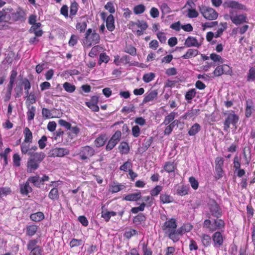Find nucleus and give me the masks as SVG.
I'll return each instance as SVG.
<instances>
[{
    "instance_id": "052dcab7",
    "label": "nucleus",
    "mask_w": 255,
    "mask_h": 255,
    "mask_svg": "<svg viewBox=\"0 0 255 255\" xmlns=\"http://www.w3.org/2000/svg\"><path fill=\"white\" fill-rule=\"evenodd\" d=\"M137 234V232L135 230L130 229L126 231L124 234V237L126 238L129 239Z\"/></svg>"
},
{
    "instance_id": "ddd939ff",
    "label": "nucleus",
    "mask_w": 255,
    "mask_h": 255,
    "mask_svg": "<svg viewBox=\"0 0 255 255\" xmlns=\"http://www.w3.org/2000/svg\"><path fill=\"white\" fill-rule=\"evenodd\" d=\"M157 95L158 92L156 90L149 91L144 95V98L141 104L143 105L144 104L153 101L157 99Z\"/></svg>"
},
{
    "instance_id": "1a4fd4ad",
    "label": "nucleus",
    "mask_w": 255,
    "mask_h": 255,
    "mask_svg": "<svg viewBox=\"0 0 255 255\" xmlns=\"http://www.w3.org/2000/svg\"><path fill=\"white\" fill-rule=\"evenodd\" d=\"M230 13L232 14V15L230 16V18L236 25H238L244 22H247V17L245 14L234 15L233 10H231L230 11Z\"/></svg>"
},
{
    "instance_id": "de8ad7c7",
    "label": "nucleus",
    "mask_w": 255,
    "mask_h": 255,
    "mask_svg": "<svg viewBox=\"0 0 255 255\" xmlns=\"http://www.w3.org/2000/svg\"><path fill=\"white\" fill-rule=\"evenodd\" d=\"M105 142V138L104 136H100L95 140V145L97 147H101L104 145Z\"/></svg>"
},
{
    "instance_id": "c756f323",
    "label": "nucleus",
    "mask_w": 255,
    "mask_h": 255,
    "mask_svg": "<svg viewBox=\"0 0 255 255\" xmlns=\"http://www.w3.org/2000/svg\"><path fill=\"white\" fill-rule=\"evenodd\" d=\"M88 21L87 20L83 21L81 22H77L76 25V29L79 30L80 33H83L85 31V29L87 26V23Z\"/></svg>"
},
{
    "instance_id": "2f4dec72",
    "label": "nucleus",
    "mask_w": 255,
    "mask_h": 255,
    "mask_svg": "<svg viewBox=\"0 0 255 255\" xmlns=\"http://www.w3.org/2000/svg\"><path fill=\"white\" fill-rule=\"evenodd\" d=\"M48 197L53 201L58 200L59 198V193L57 188H52L49 193Z\"/></svg>"
},
{
    "instance_id": "4be33fe9",
    "label": "nucleus",
    "mask_w": 255,
    "mask_h": 255,
    "mask_svg": "<svg viewBox=\"0 0 255 255\" xmlns=\"http://www.w3.org/2000/svg\"><path fill=\"white\" fill-rule=\"evenodd\" d=\"M86 40L90 42V43L89 44V46H91L92 44H96L99 43L100 40V37L99 34L96 33L95 30H94L91 35L89 36V39Z\"/></svg>"
},
{
    "instance_id": "9b49d317",
    "label": "nucleus",
    "mask_w": 255,
    "mask_h": 255,
    "mask_svg": "<svg viewBox=\"0 0 255 255\" xmlns=\"http://www.w3.org/2000/svg\"><path fill=\"white\" fill-rule=\"evenodd\" d=\"M49 156L51 157H63L69 154V150L65 148H55L50 150Z\"/></svg>"
},
{
    "instance_id": "bf43d9fd",
    "label": "nucleus",
    "mask_w": 255,
    "mask_h": 255,
    "mask_svg": "<svg viewBox=\"0 0 255 255\" xmlns=\"http://www.w3.org/2000/svg\"><path fill=\"white\" fill-rule=\"evenodd\" d=\"M145 204L143 202L139 207H133L131 209V212L133 214H136L139 211H143L144 209Z\"/></svg>"
},
{
    "instance_id": "6e6552de",
    "label": "nucleus",
    "mask_w": 255,
    "mask_h": 255,
    "mask_svg": "<svg viewBox=\"0 0 255 255\" xmlns=\"http://www.w3.org/2000/svg\"><path fill=\"white\" fill-rule=\"evenodd\" d=\"M193 228V226L189 223L183 224L178 229H176L174 232L172 239L180 238L187 232H190Z\"/></svg>"
},
{
    "instance_id": "f257e3e1",
    "label": "nucleus",
    "mask_w": 255,
    "mask_h": 255,
    "mask_svg": "<svg viewBox=\"0 0 255 255\" xmlns=\"http://www.w3.org/2000/svg\"><path fill=\"white\" fill-rule=\"evenodd\" d=\"M45 157V154L42 152H35L32 157H29L27 162V172L32 173L36 170Z\"/></svg>"
},
{
    "instance_id": "3c124183",
    "label": "nucleus",
    "mask_w": 255,
    "mask_h": 255,
    "mask_svg": "<svg viewBox=\"0 0 255 255\" xmlns=\"http://www.w3.org/2000/svg\"><path fill=\"white\" fill-rule=\"evenodd\" d=\"M22 86V83L21 84H17L14 88V91L15 92V98H19L21 96L23 91Z\"/></svg>"
},
{
    "instance_id": "cd10ccee",
    "label": "nucleus",
    "mask_w": 255,
    "mask_h": 255,
    "mask_svg": "<svg viewBox=\"0 0 255 255\" xmlns=\"http://www.w3.org/2000/svg\"><path fill=\"white\" fill-rule=\"evenodd\" d=\"M44 218V215L41 212H38L37 213L32 214L30 216L31 220L34 222H39L42 220Z\"/></svg>"
},
{
    "instance_id": "4468645a",
    "label": "nucleus",
    "mask_w": 255,
    "mask_h": 255,
    "mask_svg": "<svg viewBox=\"0 0 255 255\" xmlns=\"http://www.w3.org/2000/svg\"><path fill=\"white\" fill-rule=\"evenodd\" d=\"M224 6L225 7L235 8L238 9H245V5L240 3L238 1L230 0L226 1L224 3Z\"/></svg>"
},
{
    "instance_id": "a19ab883",
    "label": "nucleus",
    "mask_w": 255,
    "mask_h": 255,
    "mask_svg": "<svg viewBox=\"0 0 255 255\" xmlns=\"http://www.w3.org/2000/svg\"><path fill=\"white\" fill-rule=\"evenodd\" d=\"M35 111L36 109L35 107L31 106V108H29L28 111L27 113V119L28 121H31L34 119Z\"/></svg>"
},
{
    "instance_id": "72a5a7b5",
    "label": "nucleus",
    "mask_w": 255,
    "mask_h": 255,
    "mask_svg": "<svg viewBox=\"0 0 255 255\" xmlns=\"http://www.w3.org/2000/svg\"><path fill=\"white\" fill-rule=\"evenodd\" d=\"M120 152L123 154H127L129 150V146L127 142H122L119 146Z\"/></svg>"
},
{
    "instance_id": "c03bdc74",
    "label": "nucleus",
    "mask_w": 255,
    "mask_h": 255,
    "mask_svg": "<svg viewBox=\"0 0 255 255\" xmlns=\"http://www.w3.org/2000/svg\"><path fill=\"white\" fill-rule=\"evenodd\" d=\"M37 230V227L36 225H30L27 227V234L29 236H32L36 233Z\"/></svg>"
},
{
    "instance_id": "b1692460",
    "label": "nucleus",
    "mask_w": 255,
    "mask_h": 255,
    "mask_svg": "<svg viewBox=\"0 0 255 255\" xmlns=\"http://www.w3.org/2000/svg\"><path fill=\"white\" fill-rule=\"evenodd\" d=\"M28 181L33 183L34 186L38 188L41 187V185H43V183L41 182L40 177L38 175L29 177Z\"/></svg>"
},
{
    "instance_id": "09e8293b",
    "label": "nucleus",
    "mask_w": 255,
    "mask_h": 255,
    "mask_svg": "<svg viewBox=\"0 0 255 255\" xmlns=\"http://www.w3.org/2000/svg\"><path fill=\"white\" fill-rule=\"evenodd\" d=\"M42 115L43 117L45 119L53 118L54 117L52 116L51 111L47 108H43L42 109Z\"/></svg>"
},
{
    "instance_id": "69168bd1",
    "label": "nucleus",
    "mask_w": 255,
    "mask_h": 255,
    "mask_svg": "<svg viewBox=\"0 0 255 255\" xmlns=\"http://www.w3.org/2000/svg\"><path fill=\"white\" fill-rule=\"evenodd\" d=\"M187 16L189 18H195L198 16V13L194 8L188 9Z\"/></svg>"
},
{
    "instance_id": "79ce46f5",
    "label": "nucleus",
    "mask_w": 255,
    "mask_h": 255,
    "mask_svg": "<svg viewBox=\"0 0 255 255\" xmlns=\"http://www.w3.org/2000/svg\"><path fill=\"white\" fill-rule=\"evenodd\" d=\"M255 79V66L253 67L249 70L248 74L247 81H253Z\"/></svg>"
},
{
    "instance_id": "37998d69",
    "label": "nucleus",
    "mask_w": 255,
    "mask_h": 255,
    "mask_svg": "<svg viewBox=\"0 0 255 255\" xmlns=\"http://www.w3.org/2000/svg\"><path fill=\"white\" fill-rule=\"evenodd\" d=\"M160 199L161 202H162L163 204L169 203L173 200V199L171 196L165 194H161L160 196Z\"/></svg>"
},
{
    "instance_id": "5701e85b",
    "label": "nucleus",
    "mask_w": 255,
    "mask_h": 255,
    "mask_svg": "<svg viewBox=\"0 0 255 255\" xmlns=\"http://www.w3.org/2000/svg\"><path fill=\"white\" fill-rule=\"evenodd\" d=\"M141 198V193L140 192L129 194L126 195L124 200L129 201H136Z\"/></svg>"
},
{
    "instance_id": "5fc2aeb1",
    "label": "nucleus",
    "mask_w": 255,
    "mask_h": 255,
    "mask_svg": "<svg viewBox=\"0 0 255 255\" xmlns=\"http://www.w3.org/2000/svg\"><path fill=\"white\" fill-rule=\"evenodd\" d=\"M210 58L214 62H219L220 63L222 64L224 62L223 59L219 55L215 53H212L210 55Z\"/></svg>"
},
{
    "instance_id": "864d4df0",
    "label": "nucleus",
    "mask_w": 255,
    "mask_h": 255,
    "mask_svg": "<svg viewBox=\"0 0 255 255\" xmlns=\"http://www.w3.org/2000/svg\"><path fill=\"white\" fill-rule=\"evenodd\" d=\"M195 90L194 89L189 90L185 95V99L187 100H192L196 95Z\"/></svg>"
},
{
    "instance_id": "0e129e2a",
    "label": "nucleus",
    "mask_w": 255,
    "mask_h": 255,
    "mask_svg": "<svg viewBox=\"0 0 255 255\" xmlns=\"http://www.w3.org/2000/svg\"><path fill=\"white\" fill-rule=\"evenodd\" d=\"M160 8L163 14L169 13L171 11L170 8L165 3H163L161 5Z\"/></svg>"
},
{
    "instance_id": "774afa93",
    "label": "nucleus",
    "mask_w": 255,
    "mask_h": 255,
    "mask_svg": "<svg viewBox=\"0 0 255 255\" xmlns=\"http://www.w3.org/2000/svg\"><path fill=\"white\" fill-rule=\"evenodd\" d=\"M147 244H143L142 251L143 255H152V252L149 248L147 247Z\"/></svg>"
},
{
    "instance_id": "e2e57ef3",
    "label": "nucleus",
    "mask_w": 255,
    "mask_h": 255,
    "mask_svg": "<svg viewBox=\"0 0 255 255\" xmlns=\"http://www.w3.org/2000/svg\"><path fill=\"white\" fill-rule=\"evenodd\" d=\"M145 217L142 213L138 214L133 219V222L135 223H139L145 221Z\"/></svg>"
},
{
    "instance_id": "f8f14e48",
    "label": "nucleus",
    "mask_w": 255,
    "mask_h": 255,
    "mask_svg": "<svg viewBox=\"0 0 255 255\" xmlns=\"http://www.w3.org/2000/svg\"><path fill=\"white\" fill-rule=\"evenodd\" d=\"M232 73L229 66L227 65L217 66L214 71L213 74L216 77L221 76L223 74H230Z\"/></svg>"
},
{
    "instance_id": "9d476101",
    "label": "nucleus",
    "mask_w": 255,
    "mask_h": 255,
    "mask_svg": "<svg viewBox=\"0 0 255 255\" xmlns=\"http://www.w3.org/2000/svg\"><path fill=\"white\" fill-rule=\"evenodd\" d=\"M224 160L222 157H218L215 160V170L216 172V178L219 179L223 176V166Z\"/></svg>"
},
{
    "instance_id": "f03ea898",
    "label": "nucleus",
    "mask_w": 255,
    "mask_h": 255,
    "mask_svg": "<svg viewBox=\"0 0 255 255\" xmlns=\"http://www.w3.org/2000/svg\"><path fill=\"white\" fill-rule=\"evenodd\" d=\"M208 208L209 213L207 217L211 218V216L220 218L222 215V210L219 204L214 199H210L208 202Z\"/></svg>"
},
{
    "instance_id": "8fccbe9b",
    "label": "nucleus",
    "mask_w": 255,
    "mask_h": 255,
    "mask_svg": "<svg viewBox=\"0 0 255 255\" xmlns=\"http://www.w3.org/2000/svg\"><path fill=\"white\" fill-rule=\"evenodd\" d=\"M145 6L143 4H139L134 6L133 11L135 14H139L142 13L145 10Z\"/></svg>"
},
{
    "instance_id": "338daca9",
    "label": "nucleus",
    "mask_w": 255,
    "mask_h": 255,
    "mask_svg": "<svg viewBox=\"0 0 255 255\" xmlns=\"http://www.w3.org/2000/svg\"><path fill=\"white\" fill-rule=\"evenodd\" d=\"M47 137L45 135H43L41 138L38 140V143L39 147L40 149H43L45 146V142L47 141Z\"/></svg>"
},
{
    "instance_id": "e433bc0d",
    "label": "nucleus",
    "mask_w": 255,
    "mask_h": 255,
    "mask_svg": "<svg viewBox=\"0 0 255 255\" xmlns=\"http://www.w3.org/2000/svg\"><path fill=\"white\" fill-rule=\"evenodd\" d=\"M63 87L64 90L69 93H73L76 89V87L74 85L68 82L64 83L63 85Z\"/></svg>"
},
{
    "instance_id": "aec40b11",
    "label": "nucleus",
    "mask_w": 255,
    "mask_h": 255,
    "mask_svg": "<svg viewBox=\"0 0 255 255\" xmlns=\"http://www.w3.org/2000/svg\"><path fill=\"white\" fill-rule=\"evenodd\" d=\"M29 181L28 180L24 184L20 185V191L21 194L27 195L32 192V188L29 185Z\"/></svg>"
},
{
    "instance_id": "39448f33",
    "label": "nucleus",
    "mask_w": 255,
    "mask_h": 255,
    "mask_svg": "<svg viewBox=\"0 0 255 255\" xmlns=\"http://www.w3.org/2000/svg\"><path fill=\"white\" fill-rule=\"evenodd\" d=\"M199 11L204 18L208 20L216 19L218 17V13L213 8L204 5L199 6Z\"/></svg>"
},
{
    "instance_id": "680f3d73",
    "label": "nucleus",
    "mask_w": 255,
    "mask_h": 255,
    "mask_svg": "<svg viewBox=\"0 0 255 255\" xmlns=\"http://www.w3.org/2000/svg\"><path fill=\"white\" fill-rule=\"evenodd\" d=\"M105 8L108 10L111 13H114L115 12V9L113 2L109 1L105 5Z\"/></svg>"
},
{
    "instance_id": "6ab92c4d",
    "label": "nucleus",
    "mask_w": 255,
    "mask_h": 255,
    "mask_svg": "<svg viewBox=\"0 0 255 255\" xmlns=\"http://www.w3.org/2000/svg\"><path fill=\"white\" fill-rule=\"evenodd\" d=\"M106 27L108 30L110 31H113L115 28V19L112 14H110L107 16L106 20Z\"/></svg>"
},
{
    "instance_id": "0eeeda50",
    "label": "nucleus",
    "mask_w": 255,
    "mask_h": 255,
    "mask_svg": "<svg viewBox=\"0 0 255 255\" xmlns=\"http://www.w3.org/2000/svg\"><path fill=\"white\" fill-rule=\"evenodd\" d=\"M239 117L234 112H232L228 114L227 118L224 123V130L228 131L230 128V125L232 124L234 126H236L238 122Z\"/></svg>"
},
{
    "instance_id": "6e6d98bb",
    "label": "nucleus",
    "mask_w": 255,
    "mask_h": 255,
    "mask_svg": "<svg viewBox=\"0 0 255 255\" xmlns=\"http://www.w3.org/2000/svg\"><path fill=\"white\" fill-rule=\"evenodd\" d=\"M132 167V163L129 160H128L125 163H124L122 166H121L120 169L121 170L127 172L128 169Z\"/></svg>"
},
{
    "instance_id": "20e7f679",
    "label": "nucleus",
    "mask_w": 255,
    "mask_h": 255,
    "mask_svg": "<svg viewBox=\"0 0 255 255\" xmlns=\"http://www.w3.org/2000/svg\"><path fill=\"white\" fill-rule=\"evenodd\" d=\"M95 154V149L92 147L86 145L80 148V151L78 153V155L79 156V159L80 160L87 161V160Z\"/></svg>"
},
{
    "instance_id": "a18cd8bd",
    "label": "nucleus",
    "mask_w": 255,
    "mask_h": 255,
    "mask_svg": "<svg viewBox=\"0 0 255 255\" xmlns=\"http://www.w3.org/2000/svg\"><path fill=\"white\" fill-rule=\"evenodd\" d=\"M155 77V74L153 73H149L144 74L143 76L142 79L145 83H149L151 82Z\"/></svg>"
},
{
    "instance_id": "ea45409f",
    "label": "nucleus",
    "mask_w": 255,
    "mask_h": 255,
    "mask_svg": "<svg viewBox=\"0 0 255 255\" xmlns=\"http://www.w3.org/2000/svg\"><path fill=\"white\" fill-rule=\"evenodd\" d=\"M153 141V137H150L148 139L144 140V142L142 144L141 148L143 149V151H146L151 145Z\"/></svg>"
},
{
    "instance_id": "423d86ee",
    "label": "nucleus",
    "mask_w": 255,
    "mask_h": 255,
    "mask_svg": "<svg viewBox=\"0 0 255 255\" xmlns=\"http://www.w3.org/2000/svg\"><path fill=\"white\" fill-rule=\"evenodd\" d=\"M27 249L29 252L28 255H42L43 250L38 245L37 240H29L27 244Z\"/></svg>"
},
{
    "instance_id": "473e14b6",
    "label": "nucleus",
    "mask_w": 255,
    "mask_h": 255,
    "mask_svg": "<svg viewBox=\"0 0 255 255\" xmlns=\"http://www.w3.org/2000/svg\"><path fill=\"white\" fill-rule=\"evenodd\" d=\"M136 25L138 27L140 28L141 30H145L148 27L147 23L143 20H137L136 22H131V25Z\"/></svg>"
},
{
    "instance_id": "58836bf2",
    "label": "nucleus",
    "mask_w": 255,
    "mask_h": 255,
    "mask_svg": "<svg viewBox=\"0 0 255 255\" xmlns=\"http://www.w3.org/2000/svg\"><path fill=\"white\" fill-rule=\"evenodd\" d=\"M164 170L168 172H172L174 171L175 166L173 162H166L164 166Z\"/></svg>"
},
{
    "instance_id": "7c9ffc66",
    "label": "nucleus",
    "mask_w": 255,
    "mask_h": 255,
    "mask_svg": "<svg viewBox=\"0 0 255 255\" xmlns=\"http://www.w3.org/2000/svg\"><path fill=\"white\" fill-rule=\"evenodd\" d=\"M22 85L24 86L25 94L26 96L28 97L29 94V90L31 88V84L29 80L27 78L22 79Z\"/></svg>"
},
{
    "instance_id": "49530a36",
    "label": "nucleus",
    "mask_w": 255,
    "mask_h": 255,
    "mask_svg": "<svg viewBox=\"0 0 255 255\" xmlns=\"http://www.w3.org/2000/svg\"><path fill=\"white\" fill-rule=\"evenodd\" d=\"M78 10V4L76 2H72L70 6V14L71 16L75 15Z\"/></svg>"
},
{
    "instance_id": "412c9836",
    "label": "nucleus",
    "mask_w": 255,
    "mask_h": 255,
    "mask_svg": "<svg viewBox=\"0 0 255 255\" xmlns=\"http://www.w3.org/2000/svg\"><path fill=\"white\" fill-rule=\"evenodd\" d=\"M11 9H7V11L3 10L0 11V22H7L10 19Z\"/></svg>"
},
{
    "instance_id": "2eb2a0df",
    "label": "nucleus",
    "mask_w": 255,
    "mask_h": 255,
    "mask_svg": "<svg viewBox=\"0 0 255 255\" xmlns=\"http://www.w3.org/2000/svg\"><path fill=\"white\" fill-rule=\"evenodd\" d=\"M184 45L187 47H196L198 48L201 45V44L198 42L197 39L192 36L188 37L184 42Z\"/></svg>"
},
{
    "instance_id": "bb28decb",
    "label": "nucleus",
    "mask_w": 255,
    "mask_h": 255,
    "mask_svg": "<svg viewBox=\"0 0 255 255\" xmlns=\"http://www.w3.org/2000/svg\"><path fill=\"white\" fill-rule=\"evenodd\" d=\"M201 130V126L198 123L194 124L189 129L188 134L190 136L196 134Z\"/></svg>"
},
{
    "instance_id": "393cba45",
    "label": "nucleus",
    "mask_w": 255,
    "mask_h": 255,
    "mask_svg": "<svg viewBox=\"0 0 255 255\" xmlns=\"http://www.w3.org/2000/svg\"><path fill=\"white\" fill-rule=\"evenodd\" d=\"M212 226L214 227L215 230L217 229H221L224 227L225 222L223 220L217 218L212 222Z\"/></svg>"
},
{
    "instance_id": "4d7b16f0",
    "label": "nucleus",
    "mask_w": 255,
    "mask_h": 255,
    "mask_svg": "<svg viewBox=\"0 0 255 255\" xmlns=\"http://www.w3.org/2000/svg\"><path fill=\"white\" fill-rule=\"evenodd\" d=\"M162 187L160 185L156 186L150 192L152 196H156L159 194L162 190Z\"/></svg>"
},
{
    "instance_id": "13d9d810",
    "label": "nucleus",
    "mask_w": 255,
    "mask_h": 255,
    "mask_svg": "<svg viewBox=\"0 0 255 255\" xmlns=\"http://www.w3.org/2000/svg\"><path fill=\"white\" fill-rule=\"evenodd\" d=\"M21 158L17 153H15L13 156V162L15 166L19 167L20 165Z\"/></svg>"
},
{
    "instance_id": "dca6fc26",
    "label": "nucleus",
    "mask_w": 255,
    "mask_h": 255,
    "mask_svg": "<svg viewBox=\"0 0 255 255\" xmlns=\"http://www.w3.org/2000/svg\"><path fill=\"white\" fill-rule=\"evenodd\" d=\"M200 114V110L192 108L191 110H189L184 115L182 116V118L184 120H189L192 118H194Z\"/></svg>"
},
{
    "instance_id": "7ed1b4c3",
    "label": "nucleus",
    "mask_w": 255,
    "mask_h": 255,
    "mask_svg": "<svg viewBox=\"0 0 255 255\" xmlns=\"http://www.w3.org/2000/svg\"><path fill=\"white\" fill-rule=\"evenodd\" d=\"M162 228L168 237L172 239L174 232L177 228L176 220L174 218L169 219L164 223Z\"/></svg>"
},
{
    "instance_id": "a878e982",
    "label": "nucleus",
    "mask_w": 255,
    "mask_h": 255,
    "mask_svg": "<svg viewBox=\"0 0 255 255\" xmlns=\"http://www.w3.org/2000/svg\"><path fill=\"white\" fill-rule=\"evenodd\" d=\"M198 54V51L197 49H189L186 53L181 57L184 59L190 58L195 57Z\"/></svg>"
},
{
    "instance_id": "4c0bfd02",
    "label": "nucleus",
    "mask_w": 255,
    "mask_h": 255,
    "mask_svg": "<svg viewBox=\"0 0 255 255\" xmlns=\"http://www.w3.org/2000/svg\"><path fill=\"white\" fill-rule=\"evenodd\" d=\"M125 52L132 56H135L136 55V48L130 45H127L126 46L125 48Z\"/></svg>"
},
{
    "instance_id": "c9c22d12",
    "label": "nucleus",
    "mask_w": 255,
    "mask_h": 255,
    "mask_svg": "<svg viewBox=\"0 0 255 255\" xmlns=\"http://www.w3.org/2000/svg\"><path fill=\"white\" fill-rule=\"evenodd\" d=\"M176 113L175 112H171L168 115L165 117L164 122L162 124L164 125H168L171 122H172L175 118Z\"/></svg>"
},
{
    "instance_id": "603ef678",
    "label": "nucleus",
    "mask_w": 255,
    "mask_h": 255,
    "mask_svg": "<svg viewBox=\"0 0 255 255\" xmlns=\"http://www.w3.org/2000/svg\"><path fill=\"white\" fill-rule=\"evenodd\" d=\"M177 193L180 196H184L188 194V188L185 186H182L177 189Z\"/></svg>"
},
{
    "instance_id": "f704fd0d",
    "label": "nucleus",
    "mask_w": 255,
    "mask_h": 255,
    "mask_svg": "<svg viewBox=\"0 0 255 255\" xmlns=\"http://www.w3.org/2000/svg\"><path fill=\"white\" fill-rule=\"evenodd\" d=\"M11 151V149L9 147L6 148L3 152L0 153V156L1 158H3L4 160V166H6L7 165L8 160H7V155L9 153V152Z\"/></svg>"
},
{
    "instance_id": "c85d7f7f",
    "label": "nucleus",
    "mask_w": 255,
    "mask_h": 255,
    "mask_svg": "<svg viewBox=\"0 0 255 255\" xmlns=\"http://www.w3.org/2000/svg\"><path fill=\"white\" fill-rule=\"evenodd\" d=\"M24 142L31 143L32 139V133L30 130L28 128H26L24 130Z\"/></svg>"
},
{
    "instance_id": "a211bd4d",
    "label": "nucleus",
    "mask_w": 255,
    "mask_h": 255,
    "mask_svg": "<svg viewBox=\"0 0 255 255\" xmlns=\"http://www.w3.org/2000/svg\"><path fill=\"white\" fill-rule=\"evenodd\" d=\"M254 103L252 100L249 99L246 101V108L245 115L247 118L251 116L253 112L254 111Z\"/></svg>"
},
{
    "instance_id": "f3484780",
    "label": "nucleus",
    "mask_w": 255,
    "mask_h": 255,
    "mask_svg": "<svg viewBox=\"0 0 255 255\" xmlns=\"http://www.w3.org/2000/svg\"><path fill=\"white\" fill-rule=\"evenodd\" d=\"M24 12L22 10H19L15 12H13L10 15V18L14 21H24Z\"/></svg>"
}]
</instances>
